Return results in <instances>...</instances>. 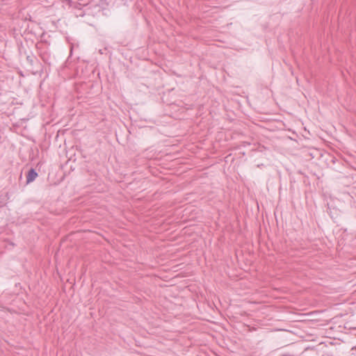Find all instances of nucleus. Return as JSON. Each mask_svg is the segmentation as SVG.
<instances>
[{
  "label": "nucleus",
  "mask_w": 356,
  "mask_h": 356,
  "mask_svg": "<svg viewBox=\"0 0 356 356\" xmlns=\"http://www.w3.org/2000/svg\"><path fill=\"white\" fill-rule=\"evenodd\" d=\"M38 173L33 168H31L26 175V182L30 183L35 180L38 177Z\"/></svg>",
  "instance_id": "1"
},
{
  "label": "nucleus",
  "mask_w": 356,
  "mask_h": 356,
  "mask_svg": "<svg viewBox=\"0 0 356 356\" xmlns=\"http://www.w3.org/2000/svg\"><path fill=\"white\" fill-rule=\"evenodd\" d=\"M352 350H356V346L353 347V348H352Z\"/></svg>",
  "instance_id": "4"
},
{
  "label": "nucleus",
  "mask_w": 356,
  "mask_h": 356,
  "mask_svg": "<svg viewBox=\"0 0 356 356\" xmlns=\"http://www.w3.org/2000/svg\"><path fill=\"white\" fill-rule=\"evenodd\" d=\"M41 58H42V59L44 61H45L44 56H41Z\"/></svg>",
  "instance_id": "3"
},
{
  "label": "nucleus",
  "mask_w": 356,
  "mask_h": 356,
  "mask_svg": "<svg viewBox=\"0 0 356 356\" xmlns=\"http://www.w3.org/2000/svg\"><path fill=\"white\" fill-rule=\"evenodd\" d=\"M35 60V57L34 55L31 54V55H27L26 56V60L31 65H33V63H34V61Z\"/></svg>",
  "instance_id": "2"
}]
</instances>
